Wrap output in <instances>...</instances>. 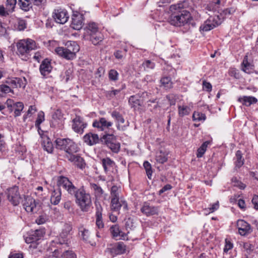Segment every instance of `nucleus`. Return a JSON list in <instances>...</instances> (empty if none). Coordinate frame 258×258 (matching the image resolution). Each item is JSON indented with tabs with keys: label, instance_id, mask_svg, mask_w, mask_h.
Segmentation results:
<instances>
[{
	"label": "nucleus",
	"instance_id": "obj_59",
	"mask_svg": "<svg viewBox=\"0 0 258 258\" xmlns=\"http://www.w3.org/2000/svg\"><path fill=\"white\" fill-rule=\"evenodd\" d=\"M243 248L248 254H250L253 250V246L249 242H243L242 244Z\"/></svg>",
	"mask_w": 258,
	"mask_h": 258
},
{
	"label": "nucleus",
	"instance_id": "obj_8",
	"mask_svg": "<svg viewBox=\"0 0 258 258\" xmlns=\"http://www.w3.org/2000/svg\"><path fill=\"white\" fill-rule=\"evenodd\" d=\"M72 228L71 224L65 223L56 239V243L60 244H67L69 237L72 234Z\"/></svg>",
	"mask_w": 258,
	"mask_h": 258
},
{
	"label": "nucleus",
	"instance_id": "obj_16",
	"mask_svg": "<svg viewBox=\"0 0 258 258\" xmlns=\"http://www.w3.org/2000/svg\"><path fill=\"white\" fill-rule=\"evenodd\" d=\"M110 208L111 210L113 211H118L121 208L124 211L127 210V204L126 201L119 200L118 198L111 199Z\"/></svg>",
	"mask_w": 258,
	"mask_h": 258
},
{
	"label": "nucleus",
	"instance_id": "obj_15",
	"mask_svg": "<svg viewBox=\"0 0 258 258\" xmlns=\"http://www.w3.org/2000/svg\"><path fill=\"white\" fill-rule=\"evenodd\" d=\"M63 123V114L59 109L56 110L52 115L50 125L52 127H61Z\"/></svg>",
	"mask_w": 258,
	"mask_h": 258
},
{
	"label": "nucleus",
	"instance_id": "obj_35",
	"mask_svg": "<svg viewBox=\"0 0 258 258\" xmlns=\"http://www.w3.org/2000/svg\"><path fill=\"white\" fill-rule=\"evenodd\" d=\"M90 186L91 189L93 191L94 194L96 198H100L102 197L104 191L99 185L91 183Z\"/></svg>",
	"mask_w": 258,
	"mask_h": 258
},
{
	"label": "nucleus",
	"instance_id": "obj_21",
	"mask_svg": "<svg viewBox=\"0 0 258 258\" xmlns=\"http://www.w3.org/2000/svg\"><path fill=\"white\" fill-rule=\"evenodd\" d=\"M141 212L147 216L158 214V209L157 207L150 206L148 203H144L141 209Z\"/></svg>",
	"mask_w": 258,
	"mask_h": 258
},
{
	"label": "nucleus",
	"instance_id": "obj_17",
	"mask_svg": "<svg viewBox=\"0 0 258 258\" xmlns=\"http://www.w3.org/2000/svg\"><path fill=\"white\" fill-rule=\"evenodd\" d=\"M6 83L11 88H25L26 85V79L25 77L8 78Z\"/></svg>",
	"mask_w": 258,
	"mask_h": 258
},
{
	"label": "nucleus",
	"instance_id": "obj_33",
	"mask_svg": "<svg viewBox=\"0 0 258 258\" xmlns=\"http://www.w3.org/2000/svg\"><path fill=\"white\" fill-rule=\"evenodd\" d=\"M42 145L44 150L48 153H51L53 151V147L50 139L47 136L42 138Z\"/></svg>",
	"mask_w": 258,
	"mask_h": 258
},
{
	"label": "nucleus",
	"instance_id": "obj_63",
	"mask_svg": "<svg viewBox=\"0 0 258 258\" xmlns=\"http://www.w3.org/2000/svg\"><path fill=\"white\" fill-rule=\"evenodd\" d=\"M166 97L171 105H173L175 104L176 97L174 94H169Z\"/></svg>",
	"mask_w": 258,
	"mask_h": 258
},
{
	"label": "nucleus",
	"instance_id": "obj_29",
	"mask_svg": "<svg viewBox=\"0 0 258 258\" xmlns=\"http://www.w3.org/2000/svg\"><path fill=\"white\" fill-rule=\"evenodd\" d=\"M61 197V191L60 188H57L54 189L50 197V202L52 204L54 205H57L60 200Z\"/></svg>",
	"mask_w": 258,
	"mask_h": 258
},
{
	"label": "nucleus",
	"instance_id": "obj_38",
	"mask_svg": "<svg viewBox=\"0 0 258 258\" xmlns=\"http://www.w3.org/2000/svg\"><path fill=\"white\" fill-rule=\"evenodd\" d=\"M167 155L168 153L166 152L160 151L156 153V160L157 162L163 164L168 160Z\"/></svg>",
	"mask_w": 258,
	"mask_h": 258
},
{
	"label": "nucleus",
	"instance_id": "obj_45",
	"mask_svg": "<svg viewBox=\"0 0 258 258\" xmlns=\"http://www.w3.org/2000/svg\"><path fill=\"white\" fill-rule=\"evenodd\" d=\"M121 91L120 89H112L110 91H107L105 92V95L108 99H111L114 97L117 96Z\"/></svg>",
	"mask_w": 258,
	"mask_h": 258
},
{
	"label": "nucleus",
	"instance_id": "obj_51",
	"mask_svg": "<svg viewBox=\"0 0 258 258\" xmlns=\"http://www.w3.org/2000/svg\"><path fill=\"white\" fill-rule=\"evenodd\" d=\"M143 166L146 170L147 175L149 179L151 178L152 170L151 164L148 161H145Z\"/></svg>",
	"mask_w": 258,
	"mask_h": 258
},
{
	"label": "nucleus",
	"instance_id": "obj_57",
	"mask_svg": "<svg viewBox=\"0 0 258 258\" xmlns=\"http://www.w3.org/2000/svg\"><path fill=\"white\" fill-rule=\"evenodd\" d=\"M219 207V202L217 201L216 203L212 204L210 207L206 208L205 209V212H208V213H213L216 210H217Z\"/></svg>",
	"mask_w": 258,
	"mask_h": 258
},
{
	"label": "nucleus",
	"instance_id": "obj_28",
	"mask_svg": "<svg viewBox=\"0 0 258 258\" xmlns=\"http://www.w3.org/2000/svg\"><path fill=\"white\" fill-rule=\"evenodd\" d=\"M96 224L98 228H102L104 227V223L102 218V208L100 204H96Z\"/></svg>",
	"mask_w": 258,
	"mask_h": 258
},
{
	"label": "nucleus",
	"instance_id": "obj_56",
	"mask_svg": "<svg viewBox=\"0 0 258 258\" xmlns=\"http://www.w3.org/2000/svg\"><path fill=\"white\" fill-rule=\"evenodd\" d=\"M62 258H77L76 255L72 250H65L61 254Z\"/></svg>",
	"mask_w": 258,
	"mask_h": 258
},
{
	"label": "nucleus",
	"instance_id": "obj_53",
	"mask_svg": "<svg viewBox=\"0 0 258 258\" xmlns=\"http://www.w3.org/2000/svg\"><path fill=\"white\" fill-rule=\"evenodd\" d=\"M44 120V113L42 111L38 113L37 119L35 121V126L39 128L40 124Z\"/></svg>",
	"mask_w": 258,
	"mask_h": 258
},
{
	"label": "nucleus",
	"instance_id": "obj_19",
	"mask_svg": "<svg viewBox=\"0 0 258 258\" xmlns=\"http://www.w3.org/2000/svg\"><path fill=\"white\" fill-rule=\"evenodd\" d=\"M109 252L113 255L121 254L125 251V245L122 242H118L107 248Z\"/></svg>",
	"mask_w": 258,
	"mask_h": 258
},
{
	"label": "nucleus",
	"instance_id": "obj_55",
	"mask_svg": "<svg viewBox=\"0 0 258 258\" xmlns=\"http://www.w3.org/2000/svg\"><path fill=\"white\" fill-rule=\"evenodd\" d=\"M119 189L116 185L112 186L110 191V195L111 199L118 198L119 197Z\"/></svg>",
	"mask_w": 258,
	"mask_h": 258
},
{
	"label": "nucleus",
	"instance_id": "obj_40",
	"mask_svg": "<svg viewBox=\"0 0 258 258\" xmlns=\"http://www.w3.org/2000/svg\"><path fill=\"white\" fill-rule=\"evenodd\" d=\"M231 183L234 187H236L240 189H244L246 187V185L242 182L239 179L236 177H233L231 178Z\"/></svg>",
	"mask_w": 258,
	"mask_h": 258
},
{
	"label": "nucleus",
	"instance_id": "obj_7",
	"mask_svg": "<svg viewBox=\"0 0 258 258\" xmlns=\"http://www.w3.org/2000/svg\"><path fill=\"white\" fill-rule=\"evenodd\" d=\"M100 141L115 153L119 152L120 148V143L117 141L116 137L113 134H107L100 138Z\"/></svg>",
	"mask_w": 258,
	"mask_h": 258
},
{
	"label": "nucleus",
	"instance_id": "obj_44",
	"mask_svg": "<svg viewBox=\"0 0 258 258\" xmlns=\"http://www.w3.org/2000/svg\"><path fill=\"white\" fill-rule=\"evenodd\" d=\"M215 28V25L210 23V20H207L200 27V31H208Z\"/></svg>",
	"mask_w": 258,
	"mask_h": 258
},
{
	"label": "nucleus",
	"instance_id": "obj_5",
	"mask_svg": "<svg viewBox=\"0 0 258 258\" xmlns=\"http://www.w3.org/2000/svg\"><path fill=\"white\" fill-rule=\"evenodd\" d=\"M55 143L56 148L64 151L66 155L74 154L78 151L77 145L69 139L58 138L56 140Z\"/></svg>",
	"mask_w": 258,
	"mask_h": 258
},
{
	"label": "nucleus",
	"instance_id": "obj_18",
	"mask_svg": "<svg viewBox=\"0 0 258 258\" xmlns=\"http://www.w3.org/2000/svg\"><path fill=\"white\" fill-rule=\"evenodd\" d=\"M237 226L238 229L239 233L242 236L246 235L251 231L250 225L243 220H238L237 221Z\"/></svg>",
	"mask_w": 258,
	"mask_h": 258
},
{
	"label": "nucleus",
	"instance_id": "obj_34",
	"mask_svg": "<svg viewBox=\"0 0 258 258\" xmlns=\"http://www.w3.org/2000/svg\"><path fill=\"white\" fill-rule=\"evenodd\" d=\"M85 30L87 36L100 31L97 24L94 22L89 23L86 26Z\"/></svg>",
	"mask_w": 258,
	"mask_h": 258
},
{
	"label": "nucleus",
	"instance_id": "obj_12",
	"mask_svg": "<svg viewBox=\"0 0 258 258\" xmlns=\"http://www.w3.org/2000/svg\"><path fill=\"white\" fill-rule=\"evenodd\" d=\"M43 233V231L41 230H36L32 231L25 238V242L27 243H31V246L35 248L38 243L37 241L42 237Z\"/></svg>",
	"mask_w": 258,
	"mask_h": 258
},
{
	"label": "nucleus",
	"instance_id": "obj_64",
	"mask_svg": "<svg viewBox=\"0 0 258 258\" xmlns=\"http://www.w3.org/2000/svg\"><path fill=\"white\" fill-rule=\"evenodd\" d=\"M251 202L254 206V208L255 210H258V196L254 195Z\"/></svg>",
	"mask_w": 258,
	"mask_h": 258
},
{
	"label": "nucleus",
	"instance_id": "obj_50",
	"mask_svg": "<svg viewBox=\"0 0 258 258\" xmlns=\"http://www.w3.org/2000/svg\"><path fill=\"white\" fill-rule=\"evenodd\" d=\"M208 20H210V23L215 25V27L219 26L222 23V20L218 15L210 16Z\"/></svg>",
	"mask_w": 258,
	"mask_h": 258
},
{
	"label": "nucleus",
	"instance_id": "obj_46",
	"mask_svg": "<svg viewBox=\"0 0 258 258\" xmlns=\"http://www.w3.org/2000/svg\"><path fill=\"white\" fill-rule=\"evenodd\" d=\"M17 0H7L6 8L9 13H11L14 11Z\"/></svg>",
	"mask_w": 258,
	"mask_h": 258
},
{
	"label": "nucleus",
	"instance_id": "obj_49",
	"mask_svg": "<svg viewBox=\"0 0 258 258\" xmlns=\"http://www.w3.org/2000/svg\"><path fill=\"white\" fill-rule=\"evenodd\" d=\"M15 27L19 31L24 30L26 28V21L23 19H18L15 24Z\"/></svg>",
	"mask_w": 258,
	"mask_h": 258
},
{
	"label": "nucleus",
	"instance_id": "obj_62",
	"mask_svg": "<svg viewBox=\"0 0 258 258\" xmlns=\"http://www.w3.org/2000/svg\"><path fill=\"white\" fill-rule=\"evenodd\" d=\"M212 85L206 81L203 82V90L207 91V92H210L212 90Z\"/></svg>",
	"mask_w": 258,
	"mask_h": 258
},
{
	"label": "nucleus",
	"instance_id": "obj_23",
	"mask_svg": "<svg viewBox=\"0 0 258 258\" xmlns=\"http://www.w3.org/2000/svg\"><path fill=\"white\" fill-rule=\"evenodd\" d=\"M66 158L71 162H74L79 168L83 169L86 164L84 160L78 155L74 154L66 155Z\"/></svg>",
	"mask_w": 258,
	"mask_h": 258
},
{
	"label": "nucleus",
	"instance_id": "obj_47",
	"mask_svg": "<svg viewBox=\"0 0 258 258\" xmlns=\"http://www.w3.org/2000/svg\"><path fill=\"white\" fill-rule=\"evenodd\" d=\"M155 63L150 60H146L142 64V67L146 71H149L153 69L155 67Z\"/></svg>",
	"mask_w": 258,
	"mask_h": 258
},
{
	"label": "nucleus",
	"instance_id": "obj_54",
	"mask_svg": "<svg viewBox=\"0 0 258 258\" xmlns=\"http://www.w3.org/2000/svg\"><path fill=\"white\" fill-rule=\"evenodd\" d=\"M79 232L81 233V236L83 239L86 241H88L89 237V231L83 227H81L79 229Z\"/></svg>",
	"mask_w": 258,
	"mask_h": 258
},
{
	"label": "nucleus",
	"instance_id": "obj_32",
	"mask_svg": "<svg viewBox=\"0 0 258 258\" xmlns=\"http://www.w3.org/2000/svg\"><path fill=\"white\" fill-rule=\"evenodd\" d=\"M102 164L105 173L110 170L115 165V162L109 158H103L101 160Z\"/></svg>",
	"mask_w": 258,
	"mask_h": 258
},
{
	"label": "nucleus",
	"instance_id": "obj_39",
	"mask_svg": "<svg viewBox=\"0 0 258 258\" xmlns=\"http://www.w3.org/2000/svg\"><path fill=\"white\" fill-rule=\"evenodd\" d=\"M32 2L31 0H19L18 4L23 10L28 11L32 7Z\"/></svg>",
	"mask_w": 258,
	"mask_h": 258
},
{
	"label": "nucleus",
	"instance_id": "obj_30",
	"mask_svg": "<svg viewBox=\"0 0 258 258\" xmlns=\"http://www.w3.org/2000/svg\"><path fill=\"white\" fill-rule=\"evenodd\" d=\"M87 37V39L91 41L94 45L98 44L103 39V35L100 31L91 34Z\"/></svg>",
	"mask_w": 258,
	"mask_h": 258
},
{
	"label": "nucleus",
	"instance_id": "obj_9",
	"mask_svg": "<svg viewBox=\"0 0 258 258\" xmlns=\"http://www.w3.org/2000/svg\"><path fill=\"white\" fill-rule=\"evenodd\" d=\"M7 197L11 203L16 206L18 205L21 201V197L19 192V188L17 186H13L7 189Z\"/></svg>",
	"mask_w": 258,
	"mask_h": 258
},
{
	"label": "nucleus",
	"instance_id": "obj_42",
	"mask_svg": "<svg viewBox=\"0 0 258 258\" xmlns=\"http://www.w3.org/2000/svg\"><path fill=\"white\" fill-rule=\"evenodd\" d=\"M235 166L238 168L241 167L244 164V159L241 151L238 150L236 153Z\"/></svg>",
	"mask_w": 258,
	"mask_h": 258
},
{
	"label": "nucleus",
	"instance_id": "obj_60",
	"mask_svg": "<svg viewBox=\"0 0 258 258\" xmlns=\"http://www.w3.org/2000/svg\"><path fill=\"white\" fill-rule=\"evenodd\" d=\"M118 73L114 70H111L109 72V79L112 81H116L118 79Z\"/></svg>",
	"mask_w": 258,
	"mask_h": 258
},
{
	"label": "nucleus",
	"instance_id": "obj_11",
	"mask_svg": "<svg viewBox=\"0 0 258 258\" xmlns=\"http://www.w3.org/2000/svg\"><path fill=\"white\" fill-rule=\"evenodd\" d=\"M52 17L56 23L61 24L66 23L69 18L68 12L62 9L54 10Z\"/></svg>",
	"mask_w": 258,
	"mask_h": 258
},
{
	"label": "nucleus",
	"instance_id": "obj_61",
	"mask_svg": "<svg viewBox=\"0 0 258 258\" xmlns=\"http://www.w3.org/2000/svg\"><path fill=\"white\" fill-rule=\"evenodd\" d=\"M11 87L9 85H0V90L5 93L9 92H13V91L11 89Z\"/></svg>",
	"mask_w": 258,
	"mask_h": 258
},
{
	"label": "nucleus",
	"instance_id": "obj_3",
	"mask_svg": "<svg viewBox=\"0 0 258 258\" xmlns=\"http://www.w3.org/2000/svg\"><path fill=\"white\" fill-rule=\"evenodd\" d=\"M80 47L75 41H69L64 47H58L55 48V53L59 56L67 60H72L76 58V53L79 51Z\"/></svg>",
	"mask_w": 258,
	"mask_h": 258
},
{
	"label": "nucleus",
	"instance_id": "obj_24",
	"mask_svg": "<svg viewBox=\"0 0 258 258\" xmlns=\"http://www.w3.org/2000/svg\"><path fill=\"white\" fill-rule=\"evenodd\" d=\"M83 140L87 145L93 146L98 143L100 139H99L98 135L89 133L84 136Z\"/></svg>",
	"mask_w": 258,
	"mask_h": 258
},
{
	"label": "nucleus",
	"instance_id": "obj_52",
	"mask_svg": "<svg viewBox=\"0 0 258 258\" xmlns=\"http://www.w3.org/2000/svg\"><path fill=\"white\" fill-rule=\"evenodd\" d=\"M161 83L165 88H170L171 87L172 83L169 77H165L162 78L161 79Z\"/></svg>",
	"mask_w": 258,
	"mask_h": 258
},
{
	"label": "nucleus",
	"instance_id": "obj_6",
	"mask_svg": "<svg viewBox=\"0 0 258 258\" xmlns=\"http://www.w3.org/2000/svg\"><path fill=\"white\" fill-rule=\"evenodd\" d=\"M150 95L147 92H143L132 95L128 99V104L135 110H139L144 106L145 102L149 98Z\"/></svg>",
	"mask_w": 258,
	"mask_h": 258
},
{
	"label": "nucleus",
	"instance_id": "obj_58",
	"mask_svg": "<svg viewBox=\"0 0 258 258\" xmlns=\"http://www.w3.org/2000/svg\"><path fill=\"white\" fill-rule=\"evenodd\" d=\"M225 244L224 248V252L227 253L229 250L233 247V243L228 239H225Z\"/></svg>",
	"mask_w": 258,
	"mask_h": 258
},
{
	"label": "nucleus",
	"instance_id": "obj_2",
	"mask_svg": "<svg viewBox=\"0 0 258 258\" xmlns=\"http://www.w3.org/2000/svg\"><path fill=\"white\" fill-rule=\"evenodd\" d=\"M171 12L168 22L171 25L179 27L190 25L192 27L196 26V23L189 11H173Z\"/></svg>",
	"mask_w": 258,
	"mask_h": 258
},
{
	"label": "nucleus",
	"instance_id": "obj_25",
	"mask_svg": "<svg viewBox=\"0 0 258 258\" xmlns=\"http://www.w3.org/2000/svg\"><path fill=\"white\" fill-rule=\"evenodd\" d=\"M112 125V123L108 121L104 117H101L98 120H95L93 123V126L94 127L98 128L101 131H103L105 128H108Z\"/></svg>",
	"mask_w": 258,
	"mask_h": 258
},
{
	"label": "nucleus",
	"instance_id": "obj_36",
	"mask_svg": "<svg viewBox=\"0 0 258 258\" xmlns=\"http://www.w3.org/2000/svg\"><path fill=\"white\" fill-rule=\"evenodd\" d=\"M111 116L115 118L117 122V128L118 130H123V128L120 127V124L123 123L125 121L122 115L117 111H113L111 113Z\"/></svg>",
	"mask_w": 258,
	"mask_h": 258
},
{
	"label": "nucleus",
	"instance_id": "obj_10",
	"mask_svg": "<svg viewBox=\"0 0 258 258\" xmlns=\"http://www.w3.org/2000/svg\"><path fill=\"white\" fill-rule=\"evenodd\" d=\"M5 104L10 112L14 111L15 116H19L24 108V105L22 102L15 103L13 100L11 99H8L5 102Z\"/></svg>",
	"mask_w": 258,
	"mask_h": 258
},
{
	"label": "nucleus",
	"instance_id": "obj_27",
	"mask_svg": "<svg viewBox=\"0 0 258 258\" xmlns=\"http://www.w3.org/2000/svg\"><path fill=\"white\" fill-rule=\"evenodd\" d=\"M110 232L114 238L124 239L126 234L122 232L118 225H112L110 228Z\"/></svg>",
	"mask_w": 258,
	"mask_h": 258
},
{
	"label": "nucleus",
	"instance_id": "obj_13",
	"mask_svg": "<svg viewBox=\"0 0 258 258\" xmlns=\"http://www.w3.org/2000/svg\"><path fill=\"white\" fill-rule=\"evenodd\" d=\"M84 24L83 15L79 13H74L72 16L71 27L77 30H80Z\"/></svg>",
	"mask_w": 258,
	"mask_h": 258
},
{
	"label": "nucleus",
	"instance_id": "obj_31",
	"mask_svg": "<svg viewBox=\"0 0 258 258\" xmlns=\"http://www.w3.org/2000/svg\"><path fill=\"white\" fill-rule=\"evenodd\" d=\"M238 101L243 105L249 106L252 104L255 103L257 102V99L252 96H243L239 97Z\"/></svg>",
	"mask_w": 258,
	"mask_h": 258
},
{
	"label": "nucleus",
	"instance_id": "obj_20",
	"mask_svg": "<svg viewBox=\"0 0 258 258\" xmlns=\"http://www.w3.org/2000/svg\"><path fill=\"white\" fill-rule=\"evenodd\" d=\"M73 124L72 125L74 131L78 133L82 134L84 129L86 126V123L83 121L82 118L79 116H77L73 120Z\"/></svg>",
	"mask_w": 258,
	"mask_h": 258
},
{
	"label": "nucleus",
	"instance_id": "obj_22",
	"mask_svg": "<svg viewBox=\"0 0 258 258\" xmlns=\"http://www.w3.org/2000/svg\"><path fill=\"white\" fill-rule=\"evenodd\" d=\"M52 67L51 65V60L48 58L44 59L40 65L39 70L41 74L45 77L52 71Z\"/></svg>",
	"mask_w": 258,
	"mask_h": 258
},
{
	"label": "nucleus",
	"instance_id": "obj_4",
	"mask_svg": "<svg viewBox=\"0 0 258 258\" xmlns=\"http://www.w3.org/2000/svg\"><path fill=\"white\" fill-rule=\"evenodd\" d=\"M36 47V42L32 39L20 40L17 43V53L22 60L26 61L30 58V51Z\"/></svg>",
	"mask_w": 258,
	"mask_h": 258
},
{
	"label": "nucleus",
	"instance_id": "obj_37",
	"mask_svg": "<svg viewBox=\"0 0 258 258\" xmlns=\"http://www.w3.org/2000/svg\"><path fill=\"white\" fill-rule=\"evenodd\" d=\"M147 101L148 102L147 107L149 108L150 110L152 112H156L160 107L156 99L151 100L149 98Z\"/></svg>",
	"mask_w": 258,
	"mask_h": 258
},
{
	"label": "nucleus",
	"instance_id": "obj_1",
	"mask_svg": "<svg viewBox=\"0 0 258 258\" xmlns=\"http://www.w3.org/2000/svg\"><path fill=\"white\" fill-rule=\"evenodd\" d=\"M57 184L75 198V202L82 211H89L92 204L91 197L90 194L86 192L83 187L78 188L68 178L63 176L58 177Z\"/></svg>",
	"mask_w": 258,
	"mask_h": 258
},
{
	"label": "nucleus",
	"instance_id": "obj_48",
	"mask_svg": "<svg viewBox=\"0 0 258 258\" xmlns=\"http://www.w3.org/2000/svg\"><path fill=\"white\" fill-rule=\"evenodd\" d=\"M206 118L205 114L200 112L195 111L192 114V119L194 121H204Z\"/></svg>",
	"mask_w": 258,
	"mask_h": 258
},
{
	"label": "nucleus",
	"instance_id": "obj_26",
	"mask_svg": "<svg viewBox=\"0 0 258 258\" xmlns=\"http://www.w3.org/2000/svg\"><path fill=\"white\" fill-rule=\"evenodd\" d=\"M190 7V3L188 0H184L179 2L178 3L172 5L170 7V11H181L183 10H187L186 9Z\"/></svg>",
	"mask_w": 258,
	"mask_h": 258
},
{
	"label": "nucleus",
	"instance_id": "obj_43",
	"mask_svg": "<svg viewBox=\"0 0 258 258\" xmlns=\"http://www.w3.org/2000/svg\"><path fill=\"white\" fill-rule=\"evenodd\" d=\"M209 144L210 142L206 141L202 144L200 148H198L197 153V157L198 158H201L204 155Z\"/></svg>",
	"mask_w": 258,
	"mask_h": 258
},
{
	"label": "nucleus",
	"instance_id": "obj_41",
	"mask_svg": "<svg viewBox=\"0 0 258 258\" xmlns=\"http://www.w3.org/2000/svg\"><path fill=\"white\" fill-rule=\"evenodd\" d=\"M190 108L185 105L178 106V113L180 117H183L189 114Z\"/></svg>",
	"mask_w": 258,
	"mask_h": 258
},
{
	"label": "nucleus",
	"instance_id": "obj_14",
	"mask_svg": "<svg viewBox=\"0 0 258 258\" xmlns=\"http://www.w3.org/2000/svg\"><path fill=\"white\" fill-rule=\"evenodd\" d=\"M23 205L25 210L29 213H35L37 210L35 200L31 197H24Z\"/></svg>",
	"mask_w": 258,
	"mask_h": 258
}]
</instances>
